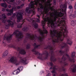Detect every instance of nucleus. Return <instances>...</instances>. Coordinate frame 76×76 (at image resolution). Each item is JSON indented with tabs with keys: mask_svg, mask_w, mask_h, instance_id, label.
I'll return each mask as SVG.
<instances>
[{
	"mask_svg": "<svg viewBox=\"0 0 76 76\" xmlns=\"http://www.w3.org/2000/svg\"><path fill=\"white\" fill-rule=\"evenodd\" d=\"M20 61L21 63H23L24 64H26V62L27 61V59H26V57H24L22 59H21Z\"/></svg>",
	"mask_w": 76,
	"mask_h": 76,
	"instance_id": "14",
	"label": "nucleus"
},
{
	"mask_svg": "<svg viewBox=\"0 0 76 76\" xmlns=\"http://www.w3.org/2000/svg\"><path fill=\"white\" fill-rule=\"evenodd\" d=\"M29 0H28V1H29ZM39 0H35L34 1H34H31L30 2V4H29V7H27L26 9V11L27 13L28 14H30V13H32L33 15H35V10H34V9H35V7H34V5H36L37 6L38 3H39ZM31 9H33V10Z\"/></svg>",
	"mask_w": 76,
	"mask_h": 76,
	"instance_id": "6",
	"label": "nucleus"
},
{
	"mask_svg": "<svg viewBox=\"0 0 76 76\" xmlns=\"http://www.w3.org/2000/svg\"><path fill=\"white\" fill-rule=\"evenodd\" d=\"M18 57L19 58H22V57H21L20 56V55H18Z\"/></svg>",
	"mask_w": 76,
	"mask_h": 76,
	"instance_id": "38",
	"label": "nucleus"
},
{
	"mask_svg": "<svg viewBox=\"0 0 76 76\" xmlns=\"http://www.w3.org/2000/svg\"><path fill=\"white\" fill-rule=\"evenodd\" d=\"M9 10H10L8 9H7L6 10V11H7V12H9Z\"/></svg>",
	"mask_w": 76,
	"mask_h": 76,
	"instance_id": "46",
	"label": "nucleus"
},
{
	"mask_svg": "<svg viewBox=\"0 0 76 76\" xmlns=\"http://www.w3.org/2000/svg\"><path fill=\"white\" fill-rule=\"evenodd\" d=\"M3 1L4 2H5V1H7V0H3Z\"/></svg>",
	"mask_w": 76,
	"mask_h": 76,
	"instance_id": "50",
	"label": "nucleus"
},
{
	"mask_svg": "<svg viewBox=\"0 0 76 76\" xmlns=\"http://www.w3.org/2000/svg\"><path fill=\"white\" fill-rule=\"evenodd\" d=\"M25 22V21L24 20H23V23H19L18 25V26L17 27L18 28H20L22 27V25Z\"/></svg>",
	"mask_w": 76,
	"mask_h": 76,
	"instance_id": "20",
	"label": "nucleus"
},
{
	"mask_svg": "<svg viewBox=\"0 0 76 76\" xmlns=\"http://www.w3.org/2000/svg\"><path fill=\"white\" fill-rule=\"evenodd\" d=\"M75 52H74L72 53L71 54V58L69 56V55L67 54V53L65 54L61 58V60L59 62L61 64H62L63 66H62L59 69V71L60 72H65L66 69H64V67L66 66H68V63H67L66 60H67V58L66 56L68 58V60L70 62L75 63Z\"/></svg>",
	"mask_w": 76,
	"mask_h": 76,
	"instance_id": "3",
	"label": "nucleus"
},
{
	"mask_svg": "<svg viewBox=\"0 0 76 76\" xmlns=\"http://www.w3.org/2000/svg\"><path fill=\"white\" fill-rule=\"evenodd\" d=\"M7 22H8V26H13V22L11 21L10 20H8L7 21Z\"/></svg>",
	"mask_w": 76,
	"mask_h": 76,
	"instance_id": "16",
	"label": "nucleus"
},
{
	"mask_svg": "<svg viewBox=\"0 0 76 76\" xmlns=\"http://www.w3.org/2000/svg\"><path fill=\"white\" fill-rule=\"evenodd\" d=\"M53 69V68H52V67H50V69Z\"/></svg>",
	"mask_w": 76,
	"mask_h": 76,
	"instance_id": "51",
	"label": "nucleus"
},
{
	"mask_svg": "<svg viewBox=\"0 0 76 76\" xmlns=\"http://www.w3.org/2000/svg\"><path fill=\"white\" fill-rule=\"evenodd\" d=\"M33 45L34 46H36L37 45V44L35 43H34Z\"/></svg>",
	"mask_w": 76,
	"mask_h": 76,
	"instance_id": "45",
	"label": "nucleus"
},
{
	"mask_svg": "<svg viewBox=\"0 0 76 76\" xmlns=\"http://www.w3.org/2000/svg\"><path fill=\"white\" fill-rule=\"evenodd\" d=\"M53 3L54 5H56V1H53Z\"/></svg>",
	"mask_w": 76,
	"mask_h": 76,
	"instance_id": "40",
	"label": "nucleus"
},
{
	"mask_svg": "<svg viewBox=\"0 0 76 76\" xmlns=\"http://www.w3.org/2000/svg\"><path fill=\"white\" fill-rule=\"evenodd\" d=\"M1 0H0V1H1Z\"/></svg>",
	"mask_w": 76,
	"mask_h": 76,
	"instance_id": "62",
	"label": "nucleus"
},
{
	"mask_svg": "<svg viewBox=\"0 0 76 76\" xmlns=\"http://www.w3.org/2000/svg\"><path fill=\"white\" fill-rule=\"evenodd\" d=\"M5 29H8V27L7 26V25H6L5 26Z\"/></svg>",
	"mask_w": 76,
	"mask_h": 76,
	"instance_id": "36",
	"label": "nucleus"
},
{
	"mask_svg": "<svg viewBox=\"0 0 76 76\" xmlns=\"http://www.w3.org/2000/svg\"><path fill=\"white\" fill-rule=\"evenodd\" d=\"M75 6H76V2L75 3Z\"/></svg>",
	"mask_w": 76,
	"mask_h": 76,
	"instance_id": "52",
	"label": "nucleus"
},
{
	"mask_svg": "<svg viewBox=\"0 0 76 76\" xmlns=\"http://www.w3.org/2000/svg\"><path fill=\"white\" fill-rule=\"evenodd\" d=\"M9 12L11 13H13V11L12 10V9L10 10H9Z\"/></svg>",
	"mask_w": 76,
	"mask_h": 76,
	"instance_id": "26",
	"label": "nucleus"
},
{
	"mask_svg": "<svg viewBox=\"0 0 76 76\" xmlns=\"http://www.w3.org/2000/svg\"><path fill=\"white\" fill-rule=\"evenodd\" d=\"M27 50H28V49H30L31 48V45L29 44H28L26 45V47Z\"/></svg>",
	"mask_w": 76,
	"mask_h": 76,
	"instance_id": "23",
	"label": "nucleus"
},
{
	"mask_svg": "<svg viewBox=\"0 0 76 76\" xmlns=\"http://www.w3.org/2000/svg\"><path fill=\"white\" fill-rule=\"evenodd\" d=\"M1 5L2 7H3L5 8H7V5L6 4V2L1 3Z\"/></svg>",
	"mask_w": 76,
	"mask_h": 76,
	"instance_id": "15",
	"label": "nucleus"
},
{
	"mask_svg": "<svg viewBox=\"0 0 76 76\" xmlns=\"http://www.w3.org/2000/svg\"><path fill=\"white\" fill-rule=\"evenodd\" d=\"M16 15V13H14L12 15V17L13 18Z\"/></svg>",
	"mask_w": 76,
	"mask_h": 76,
	"instance_id": "32",
	"label": "nucleus"
},
{
	"mask_svg": "<svg viewBox=\"0 0 76 76\" xmlns=\"http://www.w3.org/2000/svg\"><path fill=\"white\" fill-rule=\"evenodd\" d=\"M21 0V1H23V0Z\"/></svg>",
	"mask_w": 76,
	"mask_h": 76,
	"instance_id": "60",
	"label": "nucleus"
},
{
	"mask_svg": "<svg viewBox=\"0 0 76 76\" xmlns=\"http://www.w3.org/2000/svg\"><path fill=\"white\" fill-rule=\"evenodd\" d=\"M58 70V69L57 68L56 69V68L55 67H53V69L52 70Z\"/></svg>",
	"mask_w": 76,
	"mask_h": 76,
	"instance_id": "33",
	"label": "nucleus"
},
{
	"mask_svg": "<svg viewBox=\"0 0 76 76\" xmlns=\"http://www.w3.org/2000/svg\"><path fill=\"white\" fill-rule=\"evenodd\" d=\"M76 20H73L72 21L71 24L72 26H75L76 24Z\"/></svg>",
	"mask_w": 76,
	"mask_h": 76,
	"instance_id": "21",
	"label": "nucleus"
},
{
	"mask_svg": "<svg viewBox=\"0 0 76 76\" xmlns=\"http://www.w3.org/2000/svg\"><path fill=\"white\" fill-rule=\"evenodd\" d=\"M74 66L72 68V72L73 73H75L76 72V65L74 64Z\"/></svg>",
	"mask_w": 76,
	"mask_h": 76,
	"instance_id": "17",
	"label": "nucleus"
},
{
	"mask_svg": "<svg viewBox=\"0 0 76 76\" xmlns=\"http://www.w3.org/2000/svg\"><path fill=\"white\" fill-rule=\"evenodd\" d=\"M72 0V1H73V0Z\"/></svg>",
	"mask_w": 76,
	"mask_h": 76,
	"instance_id": "61",
	"label": "nucleus"
},
{
	"mask_svg": "<svg viewBox=\"0 0 76 76\" xmlns=\"http://www.w3.org/2000/svg\"><path fill=\"white\" fill-rule=\"evenodd\" d=\"M75 14H70L69 15V17L71 19H73L76 17V11H74Z\"/></svg>",
	"mask_w": 76,
	"mask_h": 76,
	"instance_id": "13",
	"label": "nucleus"
},
{
	"mask_svg": "<svg viewBox=\"0 0 76 76\" xmlns=\"http://www.w3.org/2000/svg\"><path fill=\"white\" fill-rule=\"evenodd\" d=\"M50 2V0H48L47 3H49Z\"/></svg>",
	"mask_w": 76,
	"mask_h": 76,
	"instance_id": "44",
	"label": "nucleus"
},
{
	"mask_svg": "<svg viewBox=\"0 0 76 76\" xmlns=\"http://www.w3.org/2000/svg\"><path fill=\"white\" fill-rule=\"evenodd\" d=\"M15 1V0H10V2H9V4H12V3H13V1Z\"/></svg>",
	"mask_w": 76,
	"mask_h": 76,
	"instance_id": "28",
	"label": "nucleus"
},
{
	"mask_svg": "<svg viewBox=\"0 0 76 76\" xmlns=\"http://www.w3.org/2000/svg\"><path fill=\"white\" fill-rule=\"evenodd\" d=\"M9 61L10 63H13L16 66H18L20 64V62L18 61V60L15 58L14 57H11L9 60Z\"/></svg>",
	"mask_w": 76,
	"mask_h": 76,
	"instance_id": "9",
	"label": "nucleus"
},
{
	"mask_svg": "<svg viewBox=\"0 0 76 76\" xmlns=\"http://www.w3.org/2000/svg\"><path fill=\"white\" fill-rule=\"evenodd\" d=\"M74 8L76 10V5L74 6Z\"/></svg>",
	"mask_w": 76,
	"mask_h": 76,
	"instance_id": "49",
	"label": "nucleus"
},
{
	"mask_svg": "<svg viewBox=\"0 0 76 76\" xmlns=\"http://www.w3.org/2000/svg\"><path fill=\"white\" fill-rule=\"evenodd\" d=\"M33 16V15H31V16Z\"/></svg>",
	"mask_w": 76,
	"mask_h": 76,
	"instance_id": "59",
	"label": "nucleus"
},
{
	"mask_svg": "<svg viewBox=\"0 0 76 76\" xmlns=\"http://www.w3.org/2000/svg\"><path fill=\"white\" fill-rule=\"evenodd\" d=\"M34 66H35V67H36V65H34Z\"/></svg>",
	"mask_w": 76,
	"mask_h": 76,
	"instance_id": "57",
	"label": "nucleus"
},
{
	"mask_svg": "<svg viewBox=\"0 0 76 76\" xmlns=\"http://www.w3.org/2000/svg\"><path fill=\"white\" fill-rule=\"evenodd\" d=\"M2 11H3V12H4V11H5V9L3 8Z\"/></svg>",
	"mask_w": 76,
	"mask_h": 76,
	"instance_id": "47",
	"label": "nucleus"
},
{
	"mask_svg": "<svg viewBox=\"0 0 76 76\" xmlns=\"http://www.w3.org/2000/svg\"><path fill=\"white\" fill-rule=\"evenodd\" d=\"M3 32V31H2V30H1V32Z\"/></svg>",
	"mask_w": 76,
	"mask_h": 76,
	"instance_id": "55",
	"label": "nucleus"
},
{
	"mask_svg": "<svg viewBox=\"0 0 76 76\" xmlns=\"http://www.w3.org/2000/svg\"><path fill=\"white\" fill-rule=\"evenodd\" d=\"M59 53H60V56H61L63 55V53H64V52L62 50H60L59 51Z\"/></svg>",
	"mask_w": 76,
	"mask_h": 76,
	"instance_id": "24",
	"label": "nucleus"
},
{
	"mask_svg": "<svg viewBox=\"0 0 76 76\" xmlns=\"http://www.w3.org/2000/svg\"><path fill=\"white\" fill-rule=\"evenodd\" d=\"M0 42H1V40L0 39Z\"/></svg>",
	"mask_w": 76,
	"mask_h": 76,
	"instance_id": "58",
	"label": "nucleus"
},
{
	"mask_svg": "<svg viewBox=\"0 0 76 76\" xmlns=\"http://www.w3.org/2000/svg\"><path fill=\"white\" fill-rule=\"evenodd\" d=\"M18 41H19V39H18Z\"/></svg>",
	"mask_w": 76,
	"mask_h": 76,
	"instance_id": "56",
	"label": "nucleus"
},
{
	"mask_svg": "<svg viewBox=\"0 0 76 76\" xmlns=\"http://www.w3.org/2000/svg\"><path fill=\"white\" fill-rule=\"evenodd\" d=\"M11 13H10V12L9 13H8V14H7V15H8V16H11Z\"/></svg>",
	"mask_w": 76,
	"mask_h": 76,
	"instance_id": "34",
	"label": "nucleus"
},
{
	"mask_svg": "<svg viewBox=\"0 0 76 76\" xmlns=\"http://www.w3.org/2000/svg\"><path fill=\"white\" fill-rule=\"evenodd\" d=\"M69 9L71 10L69 11V13L72 14V13H73V7H72V5H69Z\"/></svg>",
	"mask_w": 76,
	"mask_h": 76,
	"instance_id": "18",
	"label": "nucleus"
},
{
	"mask_svg": "<svg viewBox=\"0 0 76 76\" xmlns=\"http://www.w3.org/2000/svg\"><path fill=\"white\" fill-rule=\"evenodd\" d=\"M75 41L76 42V38L75 39Z\"/></svg>",
	"mask_w": 76,
	"mask_h": 76,
	"instance_id": "54",
	"label": "nucleus"
},
{
	"mask_svg": "<svg viewBox=\"0 0 76 76\" xmlns=\"http://www.w3.org/2000/svg\"><path fill=\"white\" fill-rule=\"evenodd\" d=\"M23 31H28L29 30V28L28 27H25L23 29Z\"/></svg>",
	"mask_w": 76,
	"mask_h": 76,
	"instance_id": "22",
	"label": "nucleus"
},
{
	"mask_svg": "<svg viewBox=\"0 0 76 76\" xmlns=\"http://www.w3.org/2000/svg\"><path fill=\"white\" fill-rule=\"evenodd\" d=\"M17 49L19 51L20 54H21L22 55H25L26 54L25 50L22 48L20 49V47H18Z\"/></svg>",
	"mask_w": 76,
	"mask_h": 76,
	"instance_id": "10",
	"label": "nucleus"
},
{
	"mask_svg": "<svg viewBox=\"0 0 76 76\" xmlns=\"http://www.w3.org/2000/svg\"><path fill=\"white\" fill-rule=\"evenodd\" d=\"M22 67H19L17 69V70L19 71V72H18L17 71H15L14 72H12L13 74L14 75H18V74L19 73V72H20V71H21V70H22Z\"/></svg>",
	"mask_w": 76,
	"mask_h": 76,
	"instance_id": "12",
	"label": "nucleus"
},
{
	"mask_svg": "<svg viewBox=\"0 0 76 76\" xmlns=\"http://www.w3.org/2000/svg\"><path fill=\"white\" fill-rule=\"evenodd\" d=\"M42 2L44 3L45 1V0H41Z\"/></svg>",
	"mask_w": 76,
	"mask_h": 76,
	"instance_id": "48",
	"label": "nucleus"
},
{
	"mask_svg": "<svg viewBox=\"0 0 76 76\" xmlns=\"http://www.w3.org/2000/svg\"><path fill=\"white\" fill-rule=\"evenodd\" d=\"M8 54V51L7 50H6L2 55L3 57H6V56H7Z\"/></svg>",
	"mask_w": 76,
	"mask_h": 76,
	"instance_id": "19",
	"label": "nucleus"
},
{
	"mask_svg": "<svg viewBox=\"0 0 76 76\" xmlns=\"http://www.w3.org/2000/svg\"><path fill=\"white\" fill-rule=\"evenodd\" d=\"M10 47H12V48H16L15 46L14 45H11Z\"/></svg>",
	"mask_w": 76,
	"mask_h": 76,
	"instance_id": "31",
	"label": "nucleus"
},
{
	"mask_svg": "<svg viewBox=\"0 0 76 76\" xmlns=\"http://www.w3.org/2000/svg\"><path fill=\"white\" fill-rule=\"evenodd\" d=\"M11 7H12V6H11V5H8V7L10 9L11 8Z\"/></svg>",
	"mask_w": 76,
	"mask_h": 76,
	"instance_id": "41",
	"label": "nucleus"
},
{
	"mask_svg": "<svg viewBox=\"0 0 76 76\" xmlns=\"http://www.w3.org/2000/svg\"><path fill=\"white\" fill-rule=\"evenodd\" d=\"M15 35L17 37H18V39H22L23 38V34L19 31L18 30H15V31L12 34H11L10 36H7V37L4 36V40L3 41V44H5V42L4 41H6V39L7 41H10L12 39V36Z\"/></svg>",
	"mask_w": 76,
	"mask_h": 76,
	"instance_id": "5",
	"label": "nucleus"
},
{
	"mask_svg": "<svg viewBox=\"0 0 76 76\" xmlns=\"http://www.w3.org/2000/svg\"><path fill=\"white\" fill-rule=\"evenodd\" d=\"M39 5L40 7V8H37V11L41 12V14L42 15V18L43 20H44V15L47 14L48 15H50L52 16H53V13H51V12H48L50 11V10H52L53 8L52 7H49L48 8L47 7H44V6L42 4L39 3Z\"/></svg>",
	"mask_w": 76,
	"mask_h": 76,
	"instance_id": "4",
	"label": "nucleus"
},
{
	"mask_svg": "<svg viewBox=\"0 0 76 76\" xmlns=\"http://www.w3.org/2000/svg\"><path fill=\"white\" fill-rule=\"evenodd\" d=\"M51 72L53 73H56V70L52 69V71H51Z\"/></svg>",
	"mask_w": 76,
	"mask_h": 76,
	"instance_id": "29",
	"label": "nucleus"
},
{
	"mask_svg": "<svg viewBox=\"0 0 76 76\" xmlns=\"http://www.w3.org/2000/svg\"><path fill=\"white\" fill-rule=\"evenodd\" d=\"M12 10H15V11H16V10H17V8L16 7H12Z\"/></svg>",
	"mask_w": 76,
	"mask_h": 76,
	"instance_id": "27",
	"label": "nucleus"
},
{
	"mask_svg": "<svg viewBox=\"0 0 76 76\" xmlns=\"http://www.w3.org/2000/svg\"><path fill=\"white\" fill-rule=\"evenodd\" d=\"M20 6H18L17 7V9H20Z\"/></svg>",
	"mask_w": 76,
	"mask_h": 76,
	"instance_id": "35",
	"label": "nucleus"
},
{
	"mask_svg": "<svg viewBox=\"0 0 76 76\" xmlns=\"http://www.w3.org/2000/svg\"><path fill=\"white\" fill-rule=\"evenodd\" d=\"M59 31L54 29L52 31L50 30V38H49V40H52V43L46 46V47L44 48V50H45V52L44 53V54L46 56L45 57H42V55H39L37 57V58H39L41 60H46L48 58V50L49 49L50 51V53L51 55V50L49 48V46L52 47L53 49L52 51H53V54L54 50H56V46L58 45L60 46V48L63 49L64 48H66L65 50L66 53H67L69 51V46L67 45V44H69L70 45H72L73 42L72 41V40L67 35L68 33V30H67V28H60ZM66 38L67 39L66 43L64 42H62L60 45L61 42L64 41V38Z\"/></svg>",
	"mask_w": 76,
	"mask_h": 76,
	"instance_id": "1",
	"label": "nucleus"
},
{
	"mask_svg": "<svg viewBox=\"0 0 76 76\" xmlns=\"http://www.w3.org/2000/svg\"><path fill=\"white\" fill-rule=\"evenodd\" d=\"M51 76V74L49 73L46 76Z\"/></svg>",
	"mask_w": 76,
	"mask_h": 76,
	"instance_id": "42",
	"label": "nucleus"
},
{
	"mask_svg": "<svg viewBox=\"0 0 76 76\" xmlns=\"http://www.w3.org/2000/svg\"><path fill=\"white\" fill-rule=\"evenodd\" d=\"M23 6H24V4H23L20 5V7H23Z\"/></svg>",
	"mask_w": 76,
	"mask_h": 76,
	"instance_id": "39",
	"label": "nucleus"
},
{
	"mask_svg": "<svg viewBox=\"0 0 76 76\" xmlns=\"http://www.w3.org/2000/svg\"><path fill=\"white\" fill-rule=\"evenodd\" d=\"M2 16H3L4 19H6V15L4 14H2Z\"/></svg>",
	"mask_w": 76,
	"mask_h": 76,
	"instance_id": "30",
	"label": "nucleus"
},
{
	"mask_svg": "<svg viewBox=\"0 0 76 76\" xmlns=\"http://www.w3.org/2000/svg\"><path fill=\"white\" fill-rule=\"evenodd\" d=\"M53 76H56V74H53Z\"/></svg>",
	"mask_w": 76,
	"mask_h": 76,
	"instance_id": "53",
	"label": "nucleus"
},
{
	"mask_svg": "<svg viewBox=\"0 0 76 76\" xmlns=\"http://www.w3.org/2000/svg\"><path fill=\"white\" fill-rule=\"evenodd\" d=\"M24 42L25 43H26V42H27V41L26 40V39H25L24 40Z\"/></svg>",
	"mask_w": 76,
	"mask_h": 76,
	"instance_id": "43",
	"label": "nucleus"
},
{
	"mask_svg": "<svg viewBox=\"0 0 76 76\" xmlns=\"http://www.w3.org/2000/svg\"><path fill=\"white\" fill-rule=\"evenodd\" d=\"M37 17H38L39 18L36 19L35 18L33 17L32 18H30V20H28L29 22L31 23V25L30 26V27H31V26H34L35 28H38V24L36 23L37 22H40V20H39V18H40V16L39 15L37 14Z\"/></svg>",
	"mask_w": 76,
	"mask_h": 76,
	"instance_id": "7",
	"label": "nucleus"
},
{
	"mask_svg": "<svg viewBox=\"0 0 76 76\" xmlns=\"http://www.w3.org/2000/svg\"><path fill=\"white\" fill-rule=\"evenodd\" d=\"M2 75H7V72L6 71H4L3 72L1 73Z\"/></svg>",
	"mask_w": 76,
	"mask_h": 76,
	"instance_id": "25",
	"label": "nucleus"
},
{
	"mask_svg": "<svg viewBox=\"0 0 76 76\" xmlns=\"http://www.w3.org/2000/svg\"><path fill=\"white\" fill-rule=\"evenodd\" d=\"M48 47H49V48L50 49V50H51V56L50 58V60L51 62H49V66H50L51 67H54V64L52 61H53V62L56 61H57V59L55 58L54 56V55H53V48H52V47L49 46Z\"/></svg>",
	"mask_w": 76,
	"mask_h": 76,
	"instance_id": "8",
	"label": "nucleus"
},
{
	"mask_svg": "<svg viewBox=\"0 0 76 76\" xmlns=\"http://www.w3.org/2000/svg\"><path fill=\"white\" fill-rule=\"evenodd\" d=\"M17 18V22H19L20 20L22 19V14L21 13L18 12L16 15Z\"/></svg>",
	"mask_w": 76,
	"mask_h": 76,
	"instance_id": "11",
	"label": "nucleus"
},
{
	"mask_svg": "<svg viewBox=\"0 0 76 76\" xmlns=\"http://www.w3.org/2000/svg\"><path fill=\"white\" fill-rule=\"evenodd\" d=\"M0 76H1V75H0Z\"/></svg>",
	"mask_w": 76,
	"mask_h": 76,
	"instance_id": "63",
	"label": "nucleus"
},
{
	"mask_svg": "<svg viewBox=\"0 0 76 76\" xmlns=\"http://www.w3.org/2000/svg\"><path fill=\"white\" fill-rule=\"evenodd\" d=\"M38 31L40 34L41 35H42V37H41L40 36H39L38 37L36 35H35L34 36L33 35L31 36V34L29 33H27L26 34V38L27 39H30L31 40H34V41H35V40H36V38H38L39 40L40 41V45L35 46L34 47V48L31 50L32 52L34 53V54L35 55H38H38H40V53L37 51L36 50V49L39 48V47H41V45L43 44V43H42L43 40L45 38V37H47V35L45 36H44V34H45L47 35V34H48V31H47V30L45 29L43 30L44 32H43L41 29H39Z\"/></svg>",
	"mask_w": 76,
	"mask_h": 76,
	"instance_id": "2",
	"label": "nucleus"
},
{
	"mask_svg": "<svg viewBox=\"0 0 76 76\" xmlns=\"http://www.w3.org/2000/svg\"><path fill=\"white\" fill-rule=\"evenodd\" d=\"M2 22L3 23H6V20H2Z\"/></svg>",
	"mask_w": 76,
	"mask_h": 76,
	"instance_id": "37",
	"label": "nucleus"
}]
</instances>
